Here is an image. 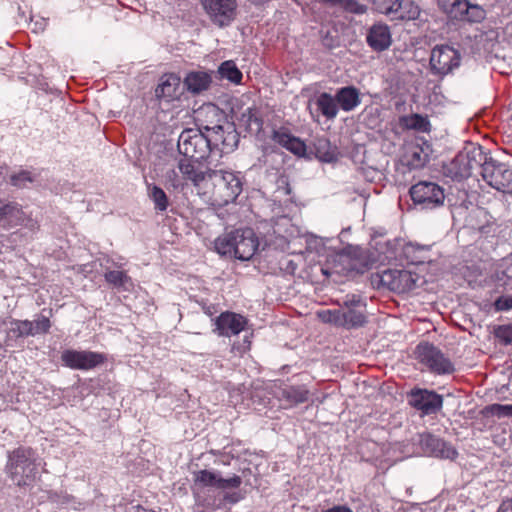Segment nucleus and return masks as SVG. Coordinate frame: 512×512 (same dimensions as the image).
<instances>
[{
  "mask_svg": "<svg viewBox=\"0 0 512 512\" xmlns=\"http://www.w3.org/2000/svg\"><path fill=\"white\" fill-rule=\"evenodd\" d=\"M217 253L247 261L256 253L259 240L251 228L237 229L217 237L214 241Z\"/></svg>",
  "mask_w": 512,
  "mask_h": 512,
  "instance_id": "1",
  "label": "nucleus"
},
{
  "mask_svg": "<svg viewBox=\"0 0 512 512\" xmlns=\"http://www.w3.org/2000/svg\"><path fill=\"white\" fill-rule=\"evenodd\" d=\"M41 459L27 447H19L8 456L7 471L18 486L30 485L37 477Z\"/></svg>",
  "mask_w": 512,
  "mask_h": 512,
  "instance_id": "2",
  "label": "nucleus"
},
{
  "mask_svg": "<svg viewBox=\"0 0 512 512\" xmlns=\"http://www.w3.org/2000/svg\"><path fill=\"white\" fill-rule=\"evenodd\" d=\"M418 280L416 273L399 269H385L370 276V282L374 288L388 289L397 293L413 290Z\"/></svg>",
  "mask_w": 512,
  "mask_h": 512,
  "instance_id": "3",
  "label": "nucleus"
},
{
  "mask_svg": "<svg viewBox=\"0 0 512 512\" xmlns=\"http://www.w3.org/2000/svg\"><path fill=\"white\" fill-rule=\"evenodd\" d=\"M209 180L214 186L213 196L220 205L234 202L242 192V179L238 173L223 170H211Z\"/></svg>",
  "mask_w": 512,
  "mask_h": 512,
  "instance_id": "4",
  "label": "nucleus"
},
{
  "mask_svg": "<svg viewBox=\"0 0 512 512\" xmlns=\"http://www.w3.org/2000/svg\"><path fill=\"white\" fill-rule=\"evenodd\" d=\"M177 147L180 154L195 162L205 159L211 153L205 133L194 128L185 129L181 132Z\"/></svg>",
  "mask_w": 512,
  "mask_h": 512,
  "instance_id": "5",
  "label": "nucleus"
},
{
  "mask_svg": "<svg viewBox=\"0 0 512 512\" xmlns=\"http://www.w3.org/2000/svg\"><path fill=\"white\" fill-rule=\"evenodd\" d=\"M409 193L413 202L422 209H435L444 204V189L435 182L420 181L410 188Z\"/></svg>",
  "mask_w": 512,
  "mask_h": 512,
  "instance_id": "6",
  "label": "nucleus"
},
{
  "mask_svg": "<svg viewBox=\"0 0 512 512\" xmlns=\"http://www.w3.org/2000/svg\"><path fill=\"white\" fill-rule=\"evenodd\" d=\"M483 181L493 189L512 196V168L491 158L483 168Z\"/></svg>",
  "mask_w": 512,
  "mask_h": 512,
  "instance_id": "7",
  "label": "nucleus"
},
{
  "mask_svg": "<svg viewBox=\"0 0 512 512\" xmlns=\"http://www.w3.org/2000/svg\"><path fill=\"white\" fill-rule=\"evenodd\" d=\"M415 353L419 362L434 373L449 374L454 371L452 362L440 349L430 343H420Z\"/></svg>",
  "mask_w": 512,
  "mask_h": 512,
  "instance_id": "8",
  "label": "nucleus"
},
{
  "mask_svg": "<svg viewBox=\"0 0 512 512\" xmlns=\"http://www.w3.org/2000/svg\"><path fill=\"white\" fill-rule=\"evenodd\" d=\"M202 7L216 26H229L236 17V0H201Z\"/></svg>",
  "mask_w": 512,
  "mask_h": 512,
  "instance_id": "9",
  "label": "nucleus"
},
{
  "mask_svg": "<svg viewBox=\"0 0 512 512\" xmlns=\"http://www.w3.org/2000/svg\"><path fill=\"white\" fill-rule=\"evenodd\" d=\"M63 364L74 370H91L106 361V356L88 350H64L61 354Z\"/></svg>",
  "mask_w": 512,
  "mask_h": 512,
  "instance_id": "10",
  "label": "nucleus"
},
{
  "mask_svg": "<svg viewBox=\"0 0 512 512\" xmlns=\"http://www.w3.org/2000/svg\"><path fill=\"white\" fill-rule=\"evenodd\" d=\"M460 53L449 45L434 47L430 55L431 71L436 75H447L460 65Z\"/></svg>",
  "mask_w": 512,
  "mask_h": 512,
  "instance_id": "11",
  "label": "nucleus"
},
{
  "mask_svg": "<svg viewBox=\"0 0 512 512\" xmlns=\"http://www.w3.org/2000/svg\"><path fill=\"white\" fill-rule=\"evenodd\" d=\"M18 225H25L31 230L37 228L36 221L27 216L20 204L0 199V226L11 228Z\"/></svg>",
  "mask_w": 512,
  "mask_h": 512,
  "instance_id": "12",
  "label": "nucleus"
},
{
  "mask_svg": "<svg viewBox=\"0 0 512 512\" xmlns=\"http://www.w3.org/2000/svg\"><path fill=\"white\" fill-rule=\"evenodd\" d=\"M242 484V479L238 475L223 478L220 473L211 470H200L194 472L195 488L214 487L221 490L238 488Z\"/></svg>",
  "mask_w": 512,
  "mask_h": 512,
  "instance_id": "13",
  "label": "nucleus"
},
{
  "mask_svg": "<svg viewBox=\"0 0 512 512\" xmlns=\"http://www.w3.org/2000/svg\"><path fill=\"white\" fill-rule=\"evenodd\" d=\"M228 130H225L224 126L220 123L214 126L210 132H206V139L209 141L210 151L219 149L221 152L232 151L238 143V136L231 126H227Z\"/></svg>",
  "mask_w": 512,
  "mask_h": 512,
  "instance_id": "14",
  "label": "nucleus"
},
{
  "mask_svg": "<svg viewBox=\"0 0 512 512\" xmlns=\"http://www.w3.org/2000/svg\"><path fill=\"white\" fill-rule=\"evenodd\" d=\"M430 145L426 142L412 141L404 145L402 164L409 169H420L429 161Z\"/></svg>",
  "mask_w": 512,
  "mask_h": 512,
  "instance_id": "15",
  "label": "nucleus"
},
{
  "mask_svg": "<svg viewBox=\"0 0 512 512\" xmlns=\"http://www.w3.org/2000/svg\"><path fill=\"white\" fill-rule=\"evenodd\" d=\"M409 404L425 415L439 411L443 404L442 396L434 391L413 390L409 395Z\"/></svg>",
  "mask_w": 512,
  "mask_h": 512,
  "instance_id": "16",
  "label": "nucleus"
},
{
  "mask_svg": "<svg viewBox=\"0 0 512 512\" xmlns=\"http://www.w3.org/2000/svg\"><path fill=\"white\" fill-rule=\"evenodd\" d=\"M419 444L424 453L430 456L446 459L457 456V451L450 444L430 433L421 434Z\"/></svg>",
  "mask_w": 512,
  "mask_h": 512,
  "instance_id": "17",
  "label": "nucleus"
},
{
  "mask_svg": "<svg viewBox=\"0 0 512 512\" xmlns=\"http://www.w3.org/2000/svg\"><path fill=\"white\" fill-rule=\"evenodd\" d=\"M194 120L198 126L197 129L206 133L224 120V113L216 105L207 103L194 111Z\"/></svg>",
  "mask_w": 512,
  "mask_h": 512,
  "instance_id": "18",
  "label": "nucleus"
},
{
  "mask_svg": "<svg viewBox=\"0 0 512 512\" xmlns=\"http://www.w3.org/2000/svg\"><path fill=\"white\" fill-rule=\"evenodd\" d=\"M366 42L375 52H383L392 44L390 27L382 22L374 23L367 31Z\"/></svg>",
  "mask_w": 512,
  "mask_h": 512,
  "instance_id": "19",
  "label": "nucleus"
},
{
  "mask_svg": "<svg viewBox=\"0 0 512 512\" xmlns=\"http://www.w3.org/2000/svg\"><path fill=\"white\" fill-rule=\"evenodd\" d=\"M246 324L247 320L242 315L233 312H223L216 318L215 331L220 336L229 337L243 331Z\"/></svg>",
  "mask_w": 512,
  "mask_h": 512,
  "instance_id": "20",
  "label": "nucleus"
},
{
  "mask_svg": "<svg viewBox=\"0 0 512 512\" xmlns=\"http://www.w3.org/2000/svg\"><path fill=\"white\" fill-rule=\"evenodd\" d=\"M322 321L347 327H356L362 326L365 323V315L356 309H349L346 312L322 310Z\"/></svg>",
  "mask_w": 512,
  "mask_h": 512,
  "instance_id": "21",
  "label": "nucleus"
},
{
  "mask_svg": "<svg viewBox=\"0 0 512 512\" xmlns=\"http://www.w3.org/2000/svg\"><path fill=\"white\" fill-rule=\"evenodd\" d=\"M155 92L158 98L167 102L179 99L182 94L181 78L174 73L164 74Z\"/></svg>",
  "mask_w": 512,
  "mask_h": 512,
  "instance_id": "22",
  "label": "nucleus"
},
{
  "mask_svg": "<svg viewBox=\"0 0 512 512\" xmlns=\"http://www.w3.org/2000/svg\"><path fill=\"white\" fill-rule=\"evenodd\" d=\"M194 160L181 159L178 162V170L182 175L183 181L187 180L192 182L195 186H199L201 182L209 179V172L211 169H203L200 166H195Z\"/></svg>",
  "mask_w": 512,
  "mask_h": 512,
  "instance_id": "23",
  "label": "nucleus"
},
{
  "mask_svg": "<svg viewBox=\"0 0 512 512\" xmlns=\"http://www.w3.org/2000/svg\"><path fill=\"white\" fill-rule=\"evenodd\" d=\"M272 139L274 142L294 153L295 155H303L306 146L302 140L293 136L287 129L280 128L273 131Z\"/></svg>",
  "mask_w": 512,
  "mask_h": 512,
  "instance_id": "24",
  "label": "nucleus"
},
{
  "mask_svg": "<svg viewBox=\"0 0 512 512\" xmlns=\"http://www.w3.org/2000/svg\"><path fill=\"white\" fill-rule=\"evenodd\" d=\"M444 174L453 180L461 181L472 176L464 150L459 152L454 159L444 166Z\"/></svg>",
  "mask_w": 512,
  "mask_h": 512,
  "instance_id": "25",
  "label": "nucleus"
},
{
  "mask_svg": "<svg viewBox=\"0 0 512 512\" xmlns=\"http://www.w3.org/2000/svg\"><path fill=\"white\" fill-rule=\"evenodd\" d=\"M463 150L472 176L475 170H478L482 176L483 168L486 166V163L491 160V157H488L481 146L470 145Z\"/></svg>",
  "mask_w": 512,
  "mask_h": 512,
  "instance_id": "26",
  "label": "nucleus"
},
{
  "mask_svg": "<svg viewBox=\"0 0 512 512\" xmlns=\"http://www.w3.org/2000/svg\"><path fill=\"white\" fill-rule=\"evenodd\" d=\"M335 98L339 107L345 112L354 110L361 103L360 92L354 86L340 88L336 92Z\"/></svg>",
  "mask_w": 512,
  "mask_h": 512,
  "instance_id": "27",
  "label": "nucleus"
},
{
  "mask_svg": "<svg viewBox=\"0 0 512 512\" xmlns=\"http://www.w3.org/2000/svg\"><path fill=\"white\" fill-rule=\"evenodd\" d=\"M402 255L410 264H423L430 261V246L407 243L402 248Z\"/></svg>",
  "mask_w": 512,
  "mask_h": 512,
  "instance_id": "28",
  "label": "nucleus"
},
{
  "mask_svg": "<svg viewBox=\"0 0 512 512\" xmlns=\"http://www.w3.org/2000/svg\"><path fill=\"white\" fill-rule=\"evenodd\" d=\"M323 255L327 258V264H330V258H332L333 266L326 269L322 268V275L330 277L333 274H344L354 269L348 255L342 253L327 254L322 251V256Z\"/></svg>",
  "mask_w": 512,
  "mask_h": 512,
  "instance_id": "29",
  "label": "nucleus"
},
{
  "mask_svg": "<svg viewBox=\"0 0 512 512\" xmlns=\"http://www.w3.org/2000/svg\"><path fill=\"white\" fill-rule=\"evenodd\" d=\"M30 329L29 320H10L7 323L5 345L13 346V342L18 338L30 336V333H32Z\"/></svg>",
  "mask_w": 512,
  "mask_h": 512,
  "instance_id": "30",
  "label": "nucleus"
},
{
  "mask_svg": "<svg viewBox=\"0 0 512 512\" xmlns=\"http://www.w3.org/2000/svg\"><path fill=\"white\" fill-rule=\"evenodd\" d=\"M212 79L209 73L204 71L190 72L184 79L187 90L193 94L205 91L210 86Z\"/></svg>",
  "mask_w": 512,
  "mask_h": 512,
  "instance_id": "31",
  "label": "nucleus"
},
{
  "mask_svg": "<svg viewBox=\"0 0 512 512\" xmlns=\"http://www.w3.org/2000/svg\"><path fill=\"white\" fill-rule=\"evenodd\" d=\"M391 20L408 21L415 20L420 15V8L413 0H398Z\"/></svg>",
  "mask_w": 512,
  "mask_h": 512,
  "instance_id": "32",
  "label": "nucleus"
},
{
  "mask_svg": "<svg viewBox=\"0 0 512 512\" xmlns=\"http://www.w3.org/2000/svg\"><path fill=\"white\" fill-rule=\"evenodd\" d=\"M147 194L157 212L162 213L167 210L169 207V199L161 187L154 184H147Z\"/></svg>",
  "mask_w": 512,
  "mask_h": 512,
  "instance_id": "33",
  "label": "nucleus"
},
{
  "mask_svg": "<svg viewBox=\"0 0 512 512\" xmlns=\"http://www.w3.org/2000/svg\"><path fill=\"white\" fill-rule=\"evenodd\" d=\"M104 278L113 287L123 289L124 291H129L133 286L131 278L124 271L107 270Z\"/></svg>",
  "mask_w": 512,
  "mask_h": 512,
  "instance_id": "34",
  "label": "nucleus"
},
{
  "mask_svg": "<svg viewBox=\"0 0 512 512\" xmlns=\"http://www.w3.org/2000/svg\"><path fill=\"white\" fill-rule=\"evenodd\" d=\"M302 96L307 99V108L310 111L312 118L316 121H320V94L318 87H308L302 91Z\"/></svg>",
  "mask_w": 512,
  "mask_h": 512,
  "instance_id": "35",
  "label": "nucleus"
},
{
  "mask_svg": "<svg viewBox=\"0 0 512 512\" xmlns=\"http://www.w3.org/2000/svg\"><path fill=\"white\" fill-rule=\"evenodd\" d=\"M281 394L287 407L306 401L308 392L302 387L288 386L282 389Z\"/></svg>",
  "mask_w": 512,
  "mask_h": 512,
  "instance_id": "36",
  "label": "nucleus"
},
{
  "mask_svg": "<svg viewBox=\"0 0 512 512\" xmlns=\"http://www.w3.org/2000/svg\"><path fill=\"white\" fill-rule=\"evenodd\" d=\"M401 123L407 129L420 132H428L431 127L428 118L417 113L402 117Z\"/></svg>",
  "mask_w": 512,
  "mask_h": 512,
  "instance_id": "37",
  "label": "nucleus"
},
{
  "mask_svg": "<svg viewBox=\"0 0 512 512\" xmlns=\"http://www.w3.org/2000/svg\"><path fill=\"white\" fill-rule=\"evenodd\" d=\"M239 121L250 131L259 132L262 129L263 121L254 107H248L241 115Z\"/></svg>",
  "mask_w": 512,
  "mask_h": 512,
  "instance_id": "38",
  "label": "nucleus"
},
{
  "mask_svg": "<svg viewBox=\"0 0 512 512\" xmlns=\"http://www.w3.org/2000/svg\"><path fill=\"white\" fill-rule=\"evenodd\" d=\"M219 74L235 84H239L242 80V73L233 61L223 62L219 67Z\"/></svg>",
  "mask_w": 512,
  "mask_h": 512,
  "instance_id": "39",
  "label": "nucleus"
},
{
  "mask_svg": "<svg viewBox=\"0 0 512 512\" xmlns=\"http://www.w3.org/2000/svg\"><path fill=\"white\" fill-rule=\"evenodd\" d=\"M30 336L46 334L51 328V322L47 316L39 315L34 321H30Z\"/></svg>",
  "mask_w": 512,
  "mask_h": 512,
  "instance_id": "40",
  "label": "nucleus"
},
{
  "mask_svg": "<svg viewBox=\"0 0 512 512\" xmlns=\"http://www.w3.org/2000/svg\"><path fill=\"white\" fill-rule=\"evenodd\" d=\"M339 104L336 101V98L328 95L327 93H322V115H325L328 118L336 117L338 113Z\"/></svg>",
  "mask_w": 512,
  "mask_h": 512,
  "instance_id": "41",
  "label": "nucleus"
},
{
  "mask_svg": "<svg viewBox=\"0 0 512 512\" xmlns=\"http://www.w3.org/2000/svg\"><path fill=\"white\" fill-rule=\"evenodd\" d=\"M487 414L498 418L512 417V404H491L485 408Z\"/></svg>",
  "mask_w": 512,
  "mask_h": 512,
  "instance_id": "42",
  "label": "nucleus"
},
{
  "mask_svg": "<svg viewBox=\"0 0 512 512\" xmlns=\"http://www.w3.org/2000/svg\"><path fill=\"white\" fill-rule=\"evenodd\" d=\"M339 5L347 12L357 15L365 14L368 10L367 5L360 3L358 0H337Z\"/></svg>",
  "mask_w": 512,
  "mask_h": 512,
  "instance_id": "43",
  "label": "nucleus"
},
{
  "mask_svg": "<svg viewBox=\"0 0 512 512\" xmlns=\"http://www.w3.org/2000/svg\"><path fill=\"white\" fill-rule=\"evenodd\" d=\"M397 1L398 0H372V3L377 12L391 18L393 12L397 10L395 8Z\"/></svg>",
  "mask_w": 512,
  "mask_h": 512,
  "instance_id": "44",
  "label": "nucleus"
},
{
  "mask_svg": "<svg viewBox=\"0 0 512 512\" xmlns=\"http://www.w3.org/2000/svg\"><path fill=\"white\" fill-rule=\"evenodd\" d=\"M11 184L18 188L26 187L28 183L33 181L28 171H20L10 176Z\"/></svg>",
  "mask_w": 512,
  "mask_h": 512,
  "instance_id": "45",
  "label": "nucleus"
},
{
  "mask_svg": "<svg viewBox=\"0 0 512 512\" xmlns=\"http://www.w3.org/2000/svg\"><path fill=\"white\" fill-rule=\"evenodd\" d=\"M485 17V11L479 5L470 4L469 10L464 16V21L480 22Z\"/></svg>",
  "mask_w": 512,
  "mask_h": 512,
  "instance_id": "46",
  "label": "nucleus"
},
{
  "mask_svg": "<svg viewBox=\"0 0 512 512\" xmlns=\"http://www.w3.org/2000/svg\"><path fill=\"white\" fill-rule=\"evenodd\" d=\"M470 3L468 0H454L452 3V13H454L455 17L460 20H464V16L469 10Z\"/></svg>",
  "mask_w": 512,
  "mask_h": 512,
  "instance_id": "47",
  "label": "nucleus"
},
{
  "mask_svg": "<svg viewBox=\"0 0 512 512\" xmlns=\"http://www.w3.org/2000/svg\"><path fill=\"white\" fill-rule=\"evenodd\" d=\"M166 182L173 188L183 186V178L175 169H170L165 173Z\"/></svg>",
  "mask_w": 512,
  "mask_h": 512,
  "instance_id": "48",
  "label": "nucleus"
},
{
  "mask_svg": "<svg viewBox=\"0 0 512 512\" xmlns=\"http://www.w3.org/2000/svg\"><path fill=\"white\" fill-rule=\"evenodd\" d=\"M496 336L504 343V344H512V324L500 326L496 330Z\"/></svg>",
  "mask_w": 512,
  "mask_h": 512,
  "instance_id": "49",
  "label": "nucleus"
},
{
  "mask_svg": "<svg viewBox=\"0 0 512 512\" xmlns=\"http://www.w3.org/2000/svg\"><path fill=\"white\" fill-rule=\"evenodd\" d=\"M328 148L322 152V162L332 163L338 159L339 151L336 146H332L330 142L326 143Z\"/></svg>",
  "mask_w": 512,
  "mask_h": 512,
  "instance_id": "50",
  "label": "nucleus"
},
{
  "mask_svg": "<svg viewBox=\"0 0 512 512\" xmlns=\"http://www.w3.org/2000/svg\"><path fill=\"white\" fill-rule=\"evenodd\" d=\"M496 311H508L512 309V296H500L494 302Z\"/></svg>",
  "mask_w": 512,
  "mask_h": 512,
  "instance_id": "51",
  "label": "nucleus"
},
{
  "mask_svg": "<svg viewBox=\"0 0 512 512\" xmlns=\"http://www.w3.org/2000/svg\"><path fill=\"white\" fill-rule=\"evenodd\" d=\"M343 305L349 309H354L359 306H364V304L361 301V298L355 294L352 295H346L342 300Z\"/></svg>",
  "mask_w": 512,
  "mask_h": 512,
  "instance_id": "52",
  "label": "nucleus"
},
{
  "mask_svg": "<svg viewBox=\"0 0 512 512\" xmlns=\"http://www.w3.org/2000/svg\"><path fill=\"white\" fill-rule=\"evenodd\" d=\"M240 499L241 495L238 492L226 493L224 495V500L231 504L237 503Z\"/></svg>",
  "mask_w": 512,
  "mask_h": 512,
  "instance_id": "53",
  "label": "nucleus"
},
{
  "mask_svg": "<svg viewBox=\"0 0 512 512\" xmlns=\"http://www.w3.org/2000/svg\"><path fill=\"white\" fill-rule=\"evenodd\" d=\"M497 512H512V499L503 501Z\"/></svg>",
  "mask_w": 512,
  "mask_h": 512,
  "instance_id": "54",
  "label": "nucleus"
},
{
  "mask_svg": "<svg viewBox=\"0 0 512 512\" xmlns=\"http://www.w3.org/2000/svg\"><path fill=\"white\" fill-rule=\"evenodd\" d=\"M286 266H285V270L290 272V273H294V271L296 270L297 268V265L295 263H293L292 260L290 259H284V263Z\"/></svg>",
  "mask_w": 512,
  "mask_h": 512,
  "instance_id": "55",
  "label": "nucleus"
},
{
  "mask_svg": "<svg viewBox=\"0 0 512 512\" xmlns=\"http://www.w3.org/2000/svg\"><path fill=\"white\" fill-rule=\"evenodd\" d=\"M5 173H6V172H5V169L1 167V168H0V184L2 183V181H4V180H5V177H6V176H5Z\"/></svg>",
  "mask_w": 512,
  "mask_h": 512,
  "instance_id": "56",
  "label": "nucleus"
},
{
  "mask_svg": "<svg viewBox=\"0 0 512 512\" xmlns=\"http://www.w3.org/2000/svg\"><path fill=\"white\" fill-rule=\"evenodd\" d=\"M64 499H65L64 503H67V504H68V503H69V501L71 500L69 496H66Z\"/></svg>",
  "mask_w": 512,
  "mask_h": 512,
  "instance_id": "57",
  "label": "nucleus"
}]
</instances>
